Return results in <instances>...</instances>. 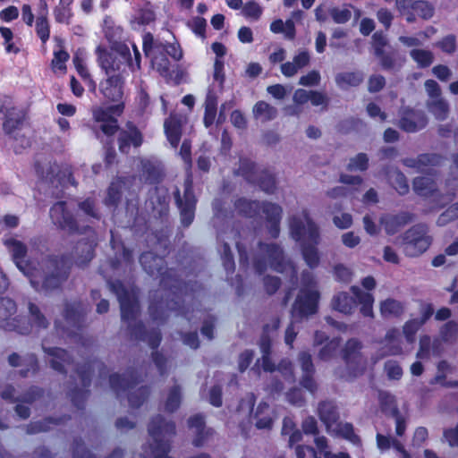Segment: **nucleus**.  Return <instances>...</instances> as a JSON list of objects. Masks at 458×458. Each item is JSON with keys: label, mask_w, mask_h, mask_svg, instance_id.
<instances>
[{"label": "nucleus", "mask_w": 458, "mask_h": 458, "mask_svg": "<svg viewBox=\"0 0 458 458\" xmlns=\"http://www.w3.org/2000/svg\"><path fill=\"white\" fill-rule=\"evenodd\" d=\"M143 270L150 276H159L161 288L149 292L148 314L150 318L163 325L172 311L186 317L182 295L187 283L179 277L174 268L165 267V260L151 250L143 251L140 258Z\"/></svg>", "instance_id": "f257e3e1"}, {"label": "nucleus", "mask_w": 458, "mask_h": 458, "mask_svg": "<svg viewBox=\"0 0 458 458\" xmlns=\"http://www.w3.org/2000/svg\"><path fill=\"white\" fill-rule=\"evenodd\" d=\"M4 245L18 269L38 293H51L61 290L71 275L73 261L68 254H48L35 264L27 259L28 247L21 241L10 238L5 240Z\"/></svg>", "instance_id": "f03ea898"}, {"label": "nucleus", "mask_w": 458, "mask_h": 458, "mask_svg": "<svg viewBox=\"0 0 458 458\" xmlns=\"http://www.w3.org/2000/svg\"><path fill=\"white\" fill-rule=\"evenodd\" d=\"M124 108V103L94 106L92 118L99 123L98 131L106 138H113L118 133L117 143H142V133L133 122L128 121L124 128H120L117 117L123 114Z\"/></svg>", "instance_id": "7ed1b4c3"}, {"label": "nucleus", "mask_w": 458, "mask_h": 458, "mask_svg": "<svg viewBox=\"0 0 458 458\" xmlns=\"http://www.w3.org/2000/svg\"><path fill=\"white\" fill-rule=\"evenodd\" d=\"M50 218L55 225L59 229L67 231L70 234H85L86 239L80 240L77 243L79 250L81 245L82 252L81 263L88 264L95 256V248L97 246V233L90 225L80 226L73 214L67 208V203L64 200L55 202L49 210Z\"/></svg>", "instance_id": "20e7f679"}, {"label": "nucleus", "mask_w": 458, "mask_h": 458, "mask_svg": "<svg viewBox=\"0 0 458 458\" xmlns=\"http://www.w3.org/2000/svg\"><path fill=\"white\" fill-rule=\"evenodd\" d=\"M304 222L297 216H292L289 221L291 237L300 244L301 252L306 265L314 269L320 263L318 246L320 242V232L318 225L310 217L308 210H303Z\"/></svg>", "instance_id": "39448f33"}, {"label": "nucleus", "mask_w": 458, "mask_h": 458, "mask_svg": "<svg viewBox=\"0 0 458 458\" xmlns=\"http://www.w3.org/2000/svg\"><path fill=\"white\" fill-rule=\"evenodd\" d=\"M233 207L237 214L245 218H255L262 213L269 235L273 239L278 238L283 216V208L280 205L267 200L259 201L239 197L234 200Z\"/></svg>", "instance_id": "423d86ee"}, {"label": "nucleus", "mask_w": 458, "mask_h": 458, "mask_svg": "<svg viewBox=\"0 0 458 458\" xmlns=\"http://www.w3.org/2000/svg\"><path fill=\"white\" fill-rule=\"evenodd\" d=\"M180 155L188 171L183 182V196L178 189L174 193L176 206L180 211L181 223L183 227H189L194 218L198 199L193 190V177L191 172L192 165L191 145H181Z\"/></svg>", "instance_id": "0eeeda50"}, {"label": "nucleus", "mask_w": 458, "mask_h": 458, "mask_svg": "<svg viewBox=\"0 0 458 458\" xmlns=\"http://www.w3.org/2000/svg\"><path fill=\"white\" fill-rule=\"evenodd\" d=\"M96 52L98 64L106 75L124 76L131 64V51L125 43L115 42L110 50L99 46Z\"/></svg>", "instance_id": "6e6552de"}, {"label": "nucleus", "mask_w": 458, "mask_h": 458, "mask_svg": "<svg viewBox=\"0 0 458 458\" xmlns=\"http://www.w3.org/2000/svg\"><path fill=\"white\" fill-rule=\"evenodd\" d=\"M234 174L242 176L250 184L258 185L267 194H272L276 190L275 174L267 169L259 170L257 164L248 157H240V165Z\"/></svg>", "instance_id": "1a4fd4ad"}, {"label": "nucleus", "mask_w": 458, "mask_h": 458, "mask_svg": "<svg viewBox=\"0 0 458 458\" xmlns=\"http://www.w3.org/2000/svg\"><path fill=\"white\" fill-rule=\"evenodd\" d=\"M94 363H99L102 369H106V365L97 359L88 360L76 368V373L80 377L81 387L74 386L71 388L68 395L72 404L79 410L85 408V402L90 394L89 387L92 382Z\"/></svg>", "instance_id": "9d476101"}, {"label": "nucleus", "mask_w": 458, "mask_h": 458, "mask_svg": "<svg viewBox=\"0 0 458 458\" xmlns=\"http://www.w3.org/2000/svg\"><path fill=\"white\" fill-rule=\"evenodd\" d=\"M432 237L425 224H416L405 231L403 235V252L408 257H418L431 245Z\"/></svg>", "instance_id": "9b49d317"}, {"label": "nucleus", "mask_w": 458, "mask_h": 458, "mask_svg": "<svg viewBox=\"0 0 458 458\" xmlns=\"http://www.w3.org/2000/svg\"><path fill=\"white\" fill-rule=\"evenodd\" d=\"M16 311L17 306L14 301L0 297V328L20 335L30 334L31 325L26 321L24 316H13Z\"/></svg>", "instance_id": "f8f14e48"}, {"label": "nucleus", "mask_w": 458, "mask_h": 458, "mask_svg": "<svg viewBox=\"0 0 458 458\" xmlns=\"http://www.w3.org/2000/svg\"><path fill=\"white\" fill-rule=\"evenodd\" d=\"M110 290L116 295L120 303L121 318L123 322H132L138 318L139 305L124 284L119 280H108Z\"/></svg>", "instance_id": "ddd939ff"}, {"label": "nucleus", "mask_w": 458, "mask_h": 458, "mask_svg": "<svg viewBox=\"0 0 458 458\" xmlns=\"http://www.w3.org/2000/svg\"><path fill=\"white\" fill-rule=\"evenodd\" d=\"M34 168L37 175L42 180L50 183L55 182L62 184L67 177L68 182L76 186L77 182L69 168L62 169L56 162L48 160L47 157H42L35 161Z\"/></svg>", "instance_id": "4468645a"}, {"label": "nucleus", "mask_w": 458, "mask_h": 458, "mask_svg": "<svg viewBox=\"0 0 458 458\" xmlns=\"http://www.w3.org/2000/svg\"><path fill=\"white\" fill-rule=\"evenodd\" d=\"M320 293L318 290L301 288L293 304L291 314L294 319H303L318 311Z\"/></svg>", "instance_id": "2eb2a0df"}, {"label": "nucleus", "mask_w": 458, "mask_h": 458, "mask_svg": "<svg viewBox=\"0 0 458 458\" xmlns=\"http://www.w3.org/2000/svg\"><path fill=\"white\" fill-rule=\"evenodd\" d=\"M395 6L409 23L414 22L417 18L429 20L435 13L434 5L425 0H395Z\"/></svg>", "instance_id": "dca6fc26"}, {"label": "nucleus", "mask_w": 458, "mask_h": 458, "mask_svg": "<svg viewBox=\"0 0 458 458\" xmlns=\"http://www.w3.org/2000/svg\"><path fill=\"white\" fill-rule=\"evenodd\" d=\"M99 83V91L103 98L108 102L115 104L124 103L123 101L124 95L125 76L106 75Z\"/></svg>", "instance_id": "f3484780"}, {"label": "nucleus", "mask_w": 458, "mask_h": 458, "mask_svg": "<svg viewBox=\"0 0 458 458\" xmlns=\"http://www.w3.org/2000/svg\"><path fill=\"white\" fill-rule=\"evenodd\" d=\"M131 337L139 341H147L148 346L157 351L162 342V334L158 328H152L148 331L144 323L140 320L125 322Z\"/></svg>", "instance_id": "a211bd4d"}, {"label": "nucleus", "mask_w": 458, "mask_h": 458, "mask_svg": "<svg viewBox=\"0 0 458 458\" xmlns=\"http://www.w3.org/2000/svg\"><path fill=\"white\" fill-rule=\"evenodd\" d=\"M298 361L301 369L299 383L301 387L313 394L318 390V383L315 378L316 369L310 353L306 351L300 352Z\"/></svg>", "instance_id": "6ab92c4d"}, {"label": "nucleus", "mask_w": 458, "mask_h": 458, "mask_svg": "<svg viewBox=\"0 0 458 458\" xmlns=\"http://www.w3.org/2000/svg\"><path fill=\"white\" fill-rule=\"evenodd\" d=\"M187 427L193 432L192 445L195 447H202L208 439L215 434L214 428L207 427L205 416L202 413H196L187 420Z\"/></svg>", "instance_id": "aec40b11"}, {"label": "nucleus", "mask_w": 458, "mask_h": 458, "mask_svg": "<svg viewBox=\"0 0 458 458\" xmlns=\"http://www.w3.org/2000/svg\"><path fill=\"white\" fill-rule=\"evenodd\" d=\"M260 253L268 261L269 267L276 272L283 273L285 269V259L282 247L277 243H266L259 242L258 244Z\"/></svg>", "instance_id": "412c9836"}, {"label": "nucleus", "mask_w": 458, "mask_h": 458, "mask_svg": "<svg viewBox=\"0 0 458 458\" xmlns=\"http://www.w3.org/2000/svg\"><path fill=\"white\" fill-rule=\"evenodd\" d=\"M8 363L13 368L22 367L18 375L22 377H28L30 374L35 375L39 370L38 359L35 353H27L21 356L17 352H13L8 356Z\"/></svg>", "instance_id": "4be33fe9"}, {"label": "nucleus", "mask_w": 458, "mask_h": 458, "mask_svg": "<svg viewBox=\"0 0 458 458\" xmlns=\"http://www.w3.org/2000/svg\"><path fill=\"white\" fill-rule=\"evenodd\" d=\"M140 381V375L135 368H129L124 376L119 373H113L109 376L110 386L117 395L120 392L134 388Z\"/></svg>", "instance_id": "5701e85b"}, {"label": "nucleus", "mask_w": 458, "mask_h": 458, "mask_svg": "<svg viewBox=\"0 0 458 458\" xmlns=\"http://www.w3.org/2000/svg\"><path fill=\"white\" fill-rule=\"evenodd\" d=\"M433 304L424 303L420 308V318L407 320L403 327V333L409 343L415 341L416 334L420 328L434 315Z\"/></svg>", "instance_id": "b1692460"}, {"label": "nucleus", "mask_w": 458, "mask_h": 458, "mask_svg": "<svg viewBox=\"0 0 458 458\" xmlns=\"http://www.w3.org/2000/svg\"><path fill=\"white\" fill-rule=\"evenodd\" d=\"M443 159L439 154L423 153L416 157H405L402 163L404 166L414 168L419 173H428L429 168L441 165Z\"/></svg>", "instance_id": "393cba45"}, {"label": "nucleus", "mask_w": 458, "mask_h": 458, "mask_svg": "<svg viewBox=\"0 0 458 458\" xmlns=\"http://www.w3.org/2000/svg\"><path fill=\"white\" fill-rule=\"evenodd\" d=\"M45 354L51 357L49 365L55 371L66 376L67 369L66 366L73 364V357L69 352L60 347H42Z\"/></svg>", "instance_id": "a878e982"}, {"label": "nucleus", "mask_w": 458, "mask_h": 458, "mask_svg": "<svg viewBox=\"0 0 458 458\" xmlns=\"http://www.w3.org/2000/svg\"><path fill=\"white\" fill-rule=\"evenodd\" d=\"M413 215L410 212L403 211L398 214H386L381 216L380 224L388 235H394L398 233L404 225L411 223Z\"/></svg>", "instance_id": "bb28decb"}, {"label": "nucleus", "mask_w": 458, "mask_h": 458, "mask_svg": "<svg viewBox=\"0 0 458 458\" xmlns=\"http://www.w3.org/2000/svg\"><path fill=\"white\" fill-rule=\"evenodd\" d=\"M71 419V415L68 414H64L57 418L51 416L45 417L42 420L30 422L26 426V432L30 435L47 432L55 427L65 423Z\"/></svg>", "instance_id": "cd10ccee"}, {"label": "nucleus", "mask_w": 458, "mask_h": 458, "mask_svg": "<svg viewBox=\"0 0 458 458\" xmlns=\"http://www.w3.org/2000/svg\"><path fill=\"white\" fill-rule=\"evenodd\" d=\"M426 118L422 113L406 109L399 120V128L406 132H415L423 128Z\"/></svg>", "instance_id": "c85d7f7f"}, {"label": "nucleus", "mask_w": 458, "mask_h": 458, "mask_svg": "<svg viewBox=\"0 0 458 458\" xmlns=\"http://www.w3.org/2000/svg\"><path fill=\"white\" fill-rule=\"evenodd\" d=\"M318 415L319 420L325 424L327 428H331L337 424L340 415L338 407L333 401H321L318 406Z\"/></svg>", "instance_id": "c756f323"}, {"label": "nucleus", "mask_w": 458, "mask_h": 458, "mask_svg": "<svg viewBox=\"0 0 458 458\" xmlns=\"http://www.w3.org/2000/svg\"><path fill=\"white\" fill-rule=\"evenodd\" d=\"M218 98L214 89H209L204 102L203 123L206 128L211 127L217 114Z\"/></svg>", "instance_id": "7c9ffc66"}, {"label": "nucleus", "mask_w": 458, "mask_h": 458, "mask_svg": "<svg viewBox=\"0 0 458 458\" xmlns=\"http://www.w3.org/2000/svg\"><path fill=\"white\" fill-rule=\"evenodd\" d=\"M165 133L169 143H180L182 131V120L177 114H170L165 119Z\"/></svg>", "instance_id": "2f4dec72"}, {"label": "nucleus", "mask_w": 458, "mask_h": 458, "mask_svg": "<svg viewBox=\"0 0 458 458\" xmlns=\"http://www.w3.org/2000/svg\"><path fill=\"white\" fill-rule=\"evenodd\" d=\"M167 46L168 43L157 42L156 49H154L149 56L153 65L157 66V70L161 74H165L170 71V61L168 57H166Z\"/></svg>", "instance_id": "473e14b6"}, {"label": "nucleus", "mask_w": 458, "mask_h": 458, "mask_svg": "<svg viewBox=\"0 0 458 458\" xmlns=\"http://www.w3.org/2000/svg\"><path fill=\"white\" fill-rule=\"evenodd\" d=\"M332 308L344 314H352L357 306L356 299L347 293H338L331 301Z\"/></svg>", "instance_id": "72a5a7b5"}, {"label": "nucleus", "mask_w": 458, "mask_h": 458, "mask_svg": "<svg viewBox=\"0 0 458 458\" xmlns=\"http://www.w3.org/2000/svg\"><path fill=\"white\" fill-rule=\"evenodd\" d=\"M255 426L259 429H270L273 426L270 406L266 402H260L254 413Z\"/></svg>", "instance_id": "f704fd0d"}, {"label": "nucleus", "mask_w": 458, "mask_h": 458, "mask_svg": "<svg viewBox=\"0 0 458 458\" xmlns=\"http://www.w3.org/2000/svg\"><path fill=\"white\" fill-rule=\"evenodd\" d=\"M415 193L421 197H431L438 191L433 179L424 176L415 177L412 181Z\"/></svg>", "instance_id": "c9c22d12"}, {"label": "nucleus", "mask_w": 458, "mask_h": 458, "mask_svg": "<svg viewBox=\"0 0 458 458\" xmlns=\"http://www.w3.org/2000/svg\"><path fill=\"white\" fill-rule=\"evenodd\" d=\"M426 106L428 111L433 114L437 121H445L450 113V106L446 99L438 98L437 99H428Z\"/></svg>", "instance_id": "e433bc0d"}, {"label": "nucleus", "mask_w": 458, "mask_h": 458, "mask_svg": "<svg viewBox=\"0 0 458 458\" xmlns=\"http://www.w3.org/2000/svg\"><path fill=\"white\" fill-rule=\"evenodd\" d=\"M25 114L16 108L8 110L5 119L3 123V128L6 134H12L20 130L24 123Z\"/></svg>", "instance_id": "4c0bfd02"}, {"label": "nucleus", "mask_w": 458, "mask_h": 458, "mask_svg": "<svg viewBox=\"0 0 458 458\" xmlns=\"http://www.w3.org/2000/svg\"><path fill=\"white\" fill-rule=\"evenodd\" d=\"M29 318L26 321L31 325V330L33 327L38 330L47 329L49 327V321L40 308L34 302L30 301L28 304Z\"/></svg>", "instance_id": "58836bf2"}, {"label": "nucleus", "mask_w": 458, "mask_h": 458, "mask_svg": "<svg viewBox=\"0 0 458 458\" xmlns=\"http://www.w3.org/2000/svg\"><path fill=\"white\" fill-rule=\"evenodd\" d=\"M63 315L64 319L72 327L77 329H81L82 327L84 315L81 310L80 304L75 302L66 303Z\"/></svg>", "instance_id": "ea45409f"}, {"label": "nucleus", "mask_w": 458, "mask_h": 458, "mask_svg": "<svg viewBox=\"0 0 458 458\" xmlns=\"http://www.w3.org/2000/svg\"><path fill=\"white\" fill-rule=\"evenodd\" d=\"M141 173L145 182L151 185L160 183L164 176L161 169L148 160L142 162Z\"/></svg>", "instance_id": "a19ab883"}, {"label": "nucleus", "mask_w": 458, "mask_h": 458, "mask_svg": "<svg viewBox=\"0 0 458 458\" xmlns=\"http://www.w3.org/2000/svg\"><path fill=\"white\" fill-rule=\"evenodd\" d=\"M361 342L356 338L349 339L343 349V359L347 365L360 359Z\"/></svg>", "instance_id": "79ce46f5"}, {"label": "nucleus", "mask_w": 458, "mask_h": 458, "mask_svg": "<svg viewBox=\"0 0 458 458\" xmlns=\"http://www.w3.org/2000/svg\"><path fill=\"white\" fill-rule=\"evenodd\" d=\"M121 250L115 251L114 258L111 259L110 266L113 269H118L122 263L126 267H131L134 263L133 251L126 247L123 242L120 243Z\"/></svg>", "instance_id": "37998d69"}, {"label": "nucleus", "mask_w": 458, "mask_h": 458, "mask_svg": "<svg viewBox=\"0 0 458 458\" xmlns=\"http://www.w3.org/2000/svg\"><path fill=\"white\" fill-rule=\"evenodd\" d=\"M252 113L256 119H260L263 122L274 120L277 115L276 108L263 100H259L254 105Z\"/></svg>", "instance_id": "c03bdc74"}, {"label": "nucleus", "mask_w": 458, "mask_h": 458, "mask_svg": "<svg viewBox=\"0 0 458 458\" xmlns=\"http://www.w3.org/2000/svg\"><path fill=\"white\" fill-rule=\"evenodd\" d=\"M380 312L384 318H399L404 312V305L400 301L388 298L380 303Z\"/></svg>", "instance_id": "a18cd8bd"}, {"label": "nucleus", "mask_w": 458, "mask_h": 458, "mask_svg": "<svg viewBox=\"0 0 458 458\" xmlns=\"http://www.w3.org/2000/svg\"><path fill=\"white\" fill-rule=\"evenodd\" d=\"M437 372L436 376L430 380V384H440L445 387H456L458 386V380L447 381L446 373L451 370L450 365L445 360H440L437 365Z\"/></svg>", "instance_id": "49530a36"}, {"label": "nucleus", "mask_w": 458, "mask_h": 458, "mask_svg": "<svg viewBox=\"0 0 458 458\" xmlns=\"http://www.w3.org/2000/svg\"><path fill=\"white\" fill-rule=\"evenodd\" d=\"M122 183L120 182H112L107 190L106 196L104 199V204L106 207L117 208L122 201L123 191Z\"/></svg>", "instance_id": "de8ad7c7"}, {"label": "nucleus", "mask_w": 458, "mask_h": 458, "mask_svg": "<svg viewBox=\"0 0 458 458\" xmlns=\"http://www.w3.org/2000/svg\"><path fill=\"white\" fill-rule=\"evenodd\" d=\"M362 81V75L354 72H340L335 76V82L341 88H344L345 86L357 87Z\"/></svg>", "instance_id": "09e8293b"}, {"label": "nucleus", "mask_w": 458, "mask_h": 458, "mask_svg": "<svg viewBox=\"0 0 458 458\" xmlns=\"http://www.w3.org/2000/svg\"><path fill=\"white\" fill-rule=\"evenodd\" d=\"M150 388L148 386H142L136 391L131 392L128 394V402L132 409L140 408L148 398Z\"/></svg>", "instance_id": "8fccbe9b"}, {"label": "nucleus", "mask_w": 458, "mask_h": 458, "mask_svg": "<svg viewBox=\"0 0 458 458\" xmlns=\"http://www.w3.org/2000/svg\"><path fill=\"white\" fill-rule=\"evenodd\" d=\"M182 403V392L181 387L178 385L173 386L168 393L165 400V408L168 412H174L177 411Z\"/></svg>", "instance_id": "3c124183"}, {"label": "nucleus", "mask_w": 458, "mask_h": 458, "mask_svg": "<svg viewBox=\"0 0 458 458\" xmlns=\"http://www.w3.org/2000/svg\"><path fill=\"white\" fill-rule=\"evenodd\" d=\"M0 34L4 38V50L7 54L18 55L21 52L20 47L13 41L14 35L10 28L1 26Z\"/></svg>", "instance_id": "603ef678"}, {"label": "nucleus", "mask_w": 458, "mask_h": 458, "mask_svg": "<svg viewBox=\"0 0 458 458\" xmlns=\"http://www.w3.org/2000/svg\"><path fill=\"white\" fill-rule=\"evenodd\" d=\"M439 334L443 342L454 343L458 336V323L454 320L447 321L440 327Z\"/></svg>", "instance_id": "864d4df0"}, {"label": "nucleus", "mask_w": 458, "mask_h": 458, "mask_svg": "<svg viewBox=\"0 0 458 458\" xmlns=\"http://www.w3.org/2000/svg\"><path fill=\"white\" fill-rule=\"evenodd\" d=\"M410 55L420 68L429 67L434 60L433 54L429 50L412 49Z\"/></svg>", "instance_id": "5fc2aeb1"}, {"label": "nucleus", "mask_w": 458, "mask_h": 458, "mask_svg": "<svg viewBox=\"0 0 458 458\" xmlns=\"http://www.w3.org/2000/svg\"><path fill=\"white\" fill-rule=\"evenodd\" d=\"M150 104L151 101L148 93L145 89L140 88L135 97V106L137 113L140 115H143L148 111Z\"/></svg>", "instance_id": "6e6d98bb"}, {"label": "nucleus", "mask_w": 458, "mask_h": 458, "mask_svg": "<svg viewBox=\"0 0 458 458\" xmlns=\"http://www.w3.org/2000/svg\"><path fill=\"white\" fill-rule=\"evenodd\" d=\"M78 208L81 210L86 216L94 218L96 220H99L101 216L98 212V209L96 206V201L93 198L88 197L82 201L78 203Z\"/></svg>", "instance_id": "4d7b16f0"}, {"label": "nucleus", "mask_w": 458, "mask_h": 458, "mask_svg": "<svg viewBox=\"0 0 458 458\" xmlns=\"http://www.w3.org/2000/svg\"><path fill=\"white\" fill-rule=\"evenodd\" d=\"M35 30L42 44H46L50 38V24L48 18L37 17Z\"/></svg>", "instance_id": "13d9d810"}, {"label": "nucleus", "mask_w": 458, "mask_h": 458, "mask_svg": "<svg viewBox=\"0 0 458 458\" xmlns=\"http://www.w3.org/2000/svg\"><path fill=\"white\" fill-rule=\"evenodd\" d=\"M361 125L362 122L359 118L348 117L341 120L337 123L336 130L340 133L348 134L352 131L359 130L360 126Z\"/></svg>", "instance_id": "bf43d9fd"}, {"label": "nucleus", "mask_w": 458, "mask_h": 458, "mask_svg": "<svg viewBox=\"0 0 458 458\" xmlns=\"http://www.w3.org/2000/svg\"><path fill=\"white\" fill-rule=\"evenodd\" d=\"M369 167V157L365 153H359L354 157L350 159L347 165V170L350 172L354 171H366Z\"/></svg>", "instance_id": "052dcab7"}, {"label": "nucleus", "mask_w": 458, "mask_h": 458, "mask_svg": "<svg viewBox=\"0 0 458 458\" xmlns=\"http://www.w3.org/2000/svg\"><path fill=\"white\" fill-rule=\"evenodd\" d=\"M72 458H97L84 444L81 437H75L72 442Z\"/></svg>", "instance_id": "680f3d73"}, {"label": "nucleus", "mask_w": 458, "mask_h": 458, "mask_svg": "<svg viewBox=\"0 0 458 458\" xmlns=\"http://www.w3.org/2000/svg\"><path fill=\"white\" fill-rule=\"evenodd\" d=\"M340 347V339L335 338L327 342L319 351L318 357L322 360H328L335 356Z\"/></svg>", "instance_id": "e2e57ef3"}, {"label": "nucleus", "mask_w": 458, "mask_h": 458, "mask_svg": "<svg viewBox=\"0 0 458 458\" xmlns=\"http://www.w3.org/2000/svg\"><path fill=\"white\" fill-rule=\"evenodd\" d=\"M337 432L338 434L344 437V439L353 443L357 444L360 442V439L358 435L355 434L354 428L352 423L345 422V423H337Z\"/></svg>", "instance_id": "0e129e2a"}, {"label": "nucleus", "mask_w": 458, "mask_h": 458, "mask_svg": "<svg viewBox=\"0 0 458 458\" xmlns=\"http://www.w3.org/2000/svg\"><path fill=\"white\" fill-rule=\"evenodd\" d=\"M384 369L386 376L392 380H400L403 377V371L398 361L389 360L385 362Z\"/></svg>", "instance_id": "69168bd1"}, {"label": "nucleus", "mask_w": 458, "mask_h": 458, "mask_svg": "<svg viewBox=\"0 0 458 458\" xmlns=\"http://www.w3.org/2000/svg\"><path fill=\"white\" fill-rule=\"evenodd\" d=\"M44 392L41 388L32 386L21 395L18 396L19 403L32 404L43 395Z\"/></svg>", "instance_id": "338daca9"}, {"label": "nucleus", "mask_w": 458, "mask_h": 458, "mask_svg": "<svg viewBox=\"0 0 458 458\" xmlns=\"http://www.w3.org/2000/svg\"><path fill=\"white\" fill-rule=\"evenodd\" d=\"M55 20L58 23L69 24L70 20L72 17V12L71 6L58 4L54 8L53 11Z\"/></svg>", "instance_id": "774afa93"}]
</instances>
